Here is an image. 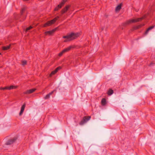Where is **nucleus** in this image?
<instances>
[{"mask_svg": "<svg viewBox=\"0 0 155 155\" xmlns=\"http://www.w3.org/2000/svg\"><path fill=\"white\" fill-rule=\"evenodd\" d=\"M71 5H66L61 11V13L62 15L65 13L68 10Z\"/></svg>", "mask_w": 155, "mask_h": 155, "instance_id": "6", "label": "nucleus"}, {"mask_svg": "<svg viewBox=\"0 0 155 155\" xmlns=\"http://www.w3.org/2000/svg\"><path fill=\"white\" fill-rule=\"evenodd\" d=\"M59 18V17L58 16H57L53 19L48 21L43 26V27H47V26H51L54 24L56 21Z\"/></svg>", "mask_w": 155, "mask_h": 155, "instance_id": "3", "label": "nucleus"}, {"mask_svg": "<svg viewBox=\"0 0 155 155\" xmlns=\"http://www.w3.org/2000/svg\"><path fill=\"white\" fill-rule=\"evenodd\" d=\"M17 139V138L16 137H13L12 138L8 140L6 143V144L7 145L12 144Z\"/></svg>", "mask_w": 155, "mask_h": 155, "instance_id": "5", "label": "nucleus"}, {"mask_svg": "<svg viewBox=\"0 0 155 155\" xmlns=\"http://www.w3.org/2000/svg\"><path fill=\"white\" fill-rule=\"evenodd\" d=\"M10 47V45H8L6 46L3 47V50H6L8 49Z\"/></svg>", "mask_w": 155, "mask_h": 155, "instance_id": "18", "label": "nucleus"}, {"mask_svg": "<svg viewBox=\"0 0 155 155\" xmlns=\"http://www.w3.org/2000/svg\"><path fill=\"white\" fill-rule=\"evenodd\" d=\"M113 91L111 89H110L109 90L107 94L109 95H111L113 93Z\"/></svg>", "mask_w": 155, "mask_h": 155, "instance_id": "20", "label": "nucleus"}, {"mask_svg": "<svg viewBox=\"0 0 155 155\" xmlns=\"http://www.w3.org/2000/svg\"><path fill=\"white\" fill-rule=\"evenodd\" d=\"M61 8V5H58L57 6L55 7L54 8V10L55 11H57L58 10L59 8Z\"/></svg>", "mask_w": 155, "mask_h": 155, "instance_id": "17", "label": "nucleus"}, {"mask_svg": "<svg viewBox=\"0 0 155 155\" xmlns=\"http://www.w3.org/2000/svg\"><path fill=\"white\" fill-rule=\"evenodd\" d=\"M25 8H23L21 10V15H22L23 13L25 11Z\"/></svg>", "mask_w": 155, "mask_h": 155, "instance_id": "25", "label": "nucleus"}, {"mask_svg": "<svg viewBox=\"0 0 155 155\" xmlns=\"http://www.w3.org/2000/svg\"><path fill=\"white\" fill-rule=\"evenodd\" d=\"M144 25V24H141L134 27V29H137L141 28Z\"/></svg>", "mask_w": 155, "mask_h": 155, "instance_id": "15", "label": "nucleus"}, {"mask_svg": "<svg viewBox=\"0 0 155 155\" xmlns=\"http://www.w3.org/2000/svg\"><path fill=\"white\" fill-rule=\"evenodd\" d=\"M101 104L103 105H104L106 104V100L105 98H103L101 101Z\"/></svg>", "mask_w": 155, "mask_h": 155, "instance_id": "16", "label": "nucleus"}, {"mask_svg": "<svg viewBox=\"0 0 155 155\" xmlns=\"http://www.w3.org/2000/svg\"><path fill=\"white\" fill-rule=\"evenodd\" d=\"M91 118V116H85L83 117L82 120L80 122L79 124L80 125H82L84 123H86Z\"/></svg>", "mask_w": 155, "mask_h": 155, "instance_id": "4", "label": "nucleus"}, {"mask_svg": "<svg viewBox=\"0 0 155 155\" xmlns=\"http://www.w3.org/2000/svg\"><path fill=\"white\" fill-rule=\"evenodd\" d=\"M67 0H63L61 2L60 4L59 5H61V7L64 5L65 3L67 1Z\"/></svg>", "mask_w": 155, "mask_h": 155, "instance_id": "19", "label": "nucleus"}, {"mask_svg": "<svg viewBox=\"0 0 155 155\" xmlns=\"http://www.w3.org/2000/svg\"><path fill=\"white\" fill-rule=\"evenodd\" d=\"M54 91H52L50 93L48 94H47L46 95V96L44 97V99H48L49 98L50 96L53 93Z\"/></svg>", "mask_w": 155, "mask_h": 155, "instance_id": "13", "label": "nucleus"}, {"mask_svg": "<svg viewBox=\"0 0 155 155\" xmlns=\"http://www.w3.org/2000/svg\"><path fill=\"white\" fill-rule=\"evenodd\" d=\"M65 53L64 52V51L63 50L60 53H59L58 54V56H61L63 54Z\"/></svg>", "mask_w": 155, "mask_h": 155, "instance_id": "23", "label": "nucleus"}, {"mask_svg": "<svg viewBox=\"0 0 155 155\" xmlns=\"http://www.w3.org/2000/svg\"><path fill=\"white\" fill-rule=\"evenodd\" d=\"M1 54V53H0V55Z\"/></svg>", "mask_w": 155, "mask_h": 155, "instance_id": "28", "label": "nucleus"}, {"mask_svg": "<svg viewBox=\"0 0 155 155\" xmlns=\"http://www.w3.org/2000/svg\"><path fill=\"white\" fill-rule=\"evenodd\" d=\"M80 35L79 33H71L66 36H63L62 37L63 38L65 39L64 42H66L75 39L78 37Z\"/></svg>", "mask_w": 155, "mask_h": 155, "instance_id": "1", "label": "nucleus"}, {"mask_svg": "<svg viewBox=\"0 0 155 155\" xmlns=\"http://www.w3.org/2000/svg\"><path fill=\"white\" fill-rule=\"evenodd\" d=\"M57 28L53 29L51 31H48L45 32V35H51L56 30Z\"/></svg>", "mask_w": 155, "mask_h": 155, "instance_id": "8", "label": "nucleus"}, {"mask_svg": "<svg viewBox=\"0 0 155 155\" xmlns=\"http://www.w3.org/2000/svg\"><path fill=\"white\" fill-rule=\"evenodd\" d=\"M154 27V26H151L150 27H149V28H148L146 30V31L145 32V35H147L148 32L149 31L151 30V29H153Z\"/></svg>", "mask_w": 155, "mask_h": 155, "instance_id": "14", "label": "nucleus"}, {"mask_svg": "<svg viewBox=\"0 0 155 155\" xmlns=\"http://www.w3.org/2000/svg\"><path fill=\"white\" fill-rule=\"evenodd\" d=\"M61 68V67H57L54 71H53L51 72L50 74V76L51 77L52 75H54L58 71V70H59Z\"/></svg>", "mask_w": 155, "mask_h": 155, "instance_id": "7", "label": "nucleus"}, {"mask_svg": "<svg viewBox=\"0 0 155 155\" xmlns=\"http://www.w3.org/2000/svg\"><path fill=\"white\" fill-rule=\"evenodd\" d=\"M138 11V10H136V11L137 12V11Z\"/></svg>", "mask_w": 155, "mask_h": 155, "instance_id": "27", "label": "nucleus"}, {"mask_svg": "<svg viewBox=\"0 0 155 155\" xmlns=\"http://www.w3.org/2000/svg\"><path fill=\"white\" fill-rule=\"evenodd\" d=\"M27 64V61L26 60H22L21 61V64L23 66H24Z\"/></svg>", "mask_w": 155, "mask_h": 155, "instance_id": "21", "label": "nucleus"}, {"mask_svg": "<svg viewBox=\"0 0 155 155\" xmlns=\"http://www.w3.org/2000/svg\"><path fill=\"white\" fill-rule=\"evenodd\" d=\"M16 87H15V86H11L9 87H7V90H11V89H14V88H16Z\"/></svg>", "mask_w": 155, "mask_h": 155, "instance_id": "22", "label": "nucleus"}, {"mask_svg": "<svg viewBox=\"0 0 155 155\" xmlns=\"http://www.w3.org/2000/svg\"><path fill=\"white\" fill-rule=\"evenodd\" d=\"M146 17L145 15L143 16L142 17L137 18H135V19H130L128 21H127L126 22V23L127 24H131L133 23H135L137 22L138 21H141L143 19L145 18Z\"/></svg>", "mask_w": 155, "mask_h": 155, "instance_id": "2", "label": "nucleus"}, {"mask_svg": "<svg viewBox=\"0 0 155 155\" xmlns=\"http://www.w3.org/2000/svg\"><path fill=\"white\" fill-rule=\"evenodd\" d=\"M7 87H1L0 88V89L1 90H7Z\"/></svg>", "mask_w": 155, "mask_h": 155, "instance_id": "26", "label": "nucleus"}, {"mask_svg": "<svg viewBox=\"0 0 155 155\" xmlns=\"http://www.w3.org/2000/svg\"><path fill=\"white\" fill-rule=\"evenodd\" d=\"M73 47L72 46H70L67 48H65L64 49L63 51L64 52V53H65L66 52H68L69 51L71 48H73Z\"/></svg>", "mask_w": 155, "mask_h": 155, "instance_id": "11", "label": "nucleus"}, {"mask_svg": "<svg viewBox=\"0 0 155 155\" xmlns=\"http://www.w3.org/2000/svg\"><path fill=\"white\" fill-rule=\"evenodd\" d=\"M121 4H120L117 6L115 8V11L116 12H118L121 9Z\"/></svg>", "mask_w": 155, "mask_h": 155, "instance_id": "12", "label": "nucleus"}, {"mask_svg": "<svg viewBox=\"0 0 155 155\" xmlns=\"http://www.w3.org/2000/svg\"><path fill=\"white\" fill-rule=\"evenodd\" d=\"M25 104L24 103L23 105L22 106L21 108V110L20 111V112L19 113V115H21V114L23 113L24 110V109L25 108Z\"/></svg>", "mask_w": 155, "mask_h": 155, "instance_id": "10", "label": "nucleus"}, {"mask_svg": "<svg viewBox=\"0 0 155 155\" xmlns=\"http://www.w3.org/2000/svg\"><path fill=\"white\" fill-rule=\"evenodd\" d=\"M32 28V27L31 26H30L29 27L27 28L26 29L25 31L27 32L29 30L31 29Z\"/></svg>", "mask_w": 155, "mask_h": 155, "instance_id": "24", "label": "nucleus"}, {"mask_svg": "<svg viewBox=\"0 0 155 155\" xmlns=\"http://www.w3.org/2000/svg\"><path fill=\"white\" fill-rule=\"evenodd\" d=\"M36 90V89L35 88H33L31 89H30L29 90H28L25 92H24V94H30L32 93H33L34 92L35 90Z\"/></svg>", "mask_w": 155, "mask_h": 155, "instance_id": "9", "label": "nucleus"}]
</instances>
